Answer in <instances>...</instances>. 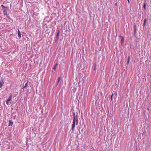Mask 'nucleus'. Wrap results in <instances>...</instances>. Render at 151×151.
<instances>
[{
	"label": "nucleus",
	"mask_w": 151,
	"mask_h": 151,
	"mask_svg": "<svg viewBox=\"0 0 151 151\" xmlns=\"http://www.w3.org/2000/svg\"><path fill=\"white\" fill-rule=\"evenodd\" d=\"M78 125V119L77 115L75 116V114H74L73 115V124L72 126V130L73 131H74V129L75 128V125Z\"/></svg>",
	"instance_id": "f257e3e1"
},
{
	"label": "nucleus",
	"mask_w": 151,
	"mask_h": 151,
	"mask_svg": "<svg viewBox=\"0 0 151 151\" xmlns=\"http://www.w3.org/2000/svg\"><path fill=\"white\" fill-rule=\"evenodd\" d=\"M1 80L0 81V88H2L3 86V84L4 83V80L3 78H1Z\"/></svg>",
	"instance_id": "f03ea898"
},
{
	"label": "nucleus",
	"mask_w": 151,
	"mask_h": 151,
	"mask_svg": "<svg viewBox=\"0 0 151 151\" xmlns=\"http://www.w3.org/2000/svg\"><path fill=\"white\" fill-rule=\"evenodd\" d=\"M60 33V30L59 29L58 30V32L57 34L56 35V38L58 39L59 38V33Z\"/></svg>",
	"instance_id": "7ed1b4c3"
},
{
	"label": "nucleus",
	"mask_w": 151,
	"mask_h": 151,
	"mask_svg": "<svg viewBox=\"0 0 151 151\" xmlns=\"http://www.w3.org/2000/svg\"><path fill=\"white\" fill-rule=\"evenodd\" d=\"M9 124L8 125L9 126H12L13 122L11 120L9 121Z\"/></svg>",
	"instance_id": "20e7f679"
},
{
	"label": "nucleus",
	"mask_w": 151,
	"mask_h": 151,
	"mask_svg": "<svg viewBox=\"0 0 151 151\" xmlns=\"http://www.w3.org/2000/svg\"><path fill=\"white\" fill-rule=\"evenodd\" d=\"M11 98H12V94H11V93H10L8 99L7 100H6V101H10L11 100Z\"/></svg>",
	"instance_id": "39448f33"
},
{
	"label": "nucleus",
	"mask_w": 151,
	"mask_h": 151,
	"mask_svg": "<svg viewBox=\"0 0 151 151\" xmlns=\"http://www.w3.org/2000/svg\"><path fill=\"white\" fill-rule=\"evenodd\" d=\"M18 37H19V38H20V37H21L20 32H19V30H18Z\"/></svg>",
	"instance_id": "423d86ee"
},
{
	"label": "nucleus",
	"mask_w": 151,
	"mask_h": 151,
	"mask_svg": "<svg viewBox=\"0 0 151 151\" xmlns=\"http://www.w3.org/2000/svg\"><path fill=\"white\" fill-rule=\"evenodd\" d=\"M3 12H4V15H7V9H4V11H3Z\"/></svg>",
	"instance_id": "0eeeda50"
},
{
	"label": "nucleus",
	"mask_w": 151,
	"mask_h": 151,
	"mask_svg": "<svg viewBox=\"0 0 151 151\" xmlns=\"http://www.w3.org/2000/svg\"><path fill=\"white\" fill-rule=\"evenodd\" d=\"M124 37H122V38L121 40V42L122 43H123V42H124Z\"/></svg>",
	"instance_id": "6e6552de"
},
{
	"label": "nucleus",
	"mask_w": 151,
	"mask_h": 151,
	"mask_svg": "<svg viewBox=\"0 0 151 151\" xmlns=\"http://www.w3.org/2000/svg\"><path fill=\"white\" fill-rule=\"evenodd\" d=\"M27 82H26V83L25 84L24 86L23 87V88H24L27 87Z\"/></svg>",
	"instance_id": "1a4fd4ad"
},
{
	"label": "nucleus",
	"mask_w": 151,
	"mask_h": 151,
	"mask_svg": "<svg viewBox=\"0 0 151 151\" xmlns=\"http://www.w3.org/2000/svg\"><path fill=\"white\" fill-rule=\"evenodd\" d=\"M146 19H145V20H144V24H143L144 26H145V23H146Z\"/></svg>",
	"instance_id": "9d476101"
},
{
	"label": "nucleus",
	"mask_w": 151,
	"mask_h": 151,
	"mask_svg": "<svg viewBox=\"0 0 151 151\" xmlns=\"http://www.w3.org/2000/svg\"><path fill=\"white\" fill-rule=\"evenodd\" d=\"M57 66H58V64H56L55 65V66H54V68H53V69H54V70H55L56 67Z\"/></svg>",
	"instance_id": "9b49d317"
},
{
	"label": "nucleus",
	"mask_w": 151,
	"mask_h": 151,
	"mask_svg": "<svg viewBox=\"0 0 151 151\" xmlns=\"http://www.w3.org/2000/svg\"><path fill=\"white\" fill-rule=\"evenodd\" d=\"M60 77H59V78H58V80L57 84H58L59 83V82L60 81Z\"/></svg>",
	"instance_id": "f8f14e48"
},
{
	"label": "nucleus",
	"mask_w": 151,
	"mask_h": 151,
	"mask_svg": "<svg viewBox=\"0 0 151 151\" xmlns=\"http://www.w3.org/2000/svg\"><path fill=\"white\" fill-rule=\"evenodd\" d=\"M146 7V5H145V3L144 4V6H143V7L144 8V9H145V10L146 9L145 8V7Z\"/></svg>",
	"instance_id": "ddd939ff"
},
{
	"label": "nucleus",
	"mask_w": 151,
	"mask_h": 151,
	"mask_svg": "<svg viewBox=\"0 0 151 151\" xmlns=\"http://www.w3.org/2000/svg\"><path fill=\"white\" fill-rule=\"evenodd\" d=\"M1 6L2 7V8H5V9H7V7H5V6H4L3 5H1Z\"/></svg>",
	"instance_id": "4468645a"
},
{
	"label": "nucleus",
	"mask_w": 151,
	"mask_h": 151,
	"mask_svg": "<svg viewBox=\"0 0 151 151\" xmlns=\"http://www.w3.org/2000/svg\"><path fill=\"white\" fill-rule=\"evenodd\" d=\"M130 56L128 57L127 61H130Z\"/></svg>",
	"instance_id": "2eb2a0df"
},
{
	"label": "nucleus",
	"mask_w": 151,
	"mask_h": 151,
	"mask_svg": "<svg viewBox=\"0 0 151 151\" xmlns=\"http://www.w3.org/2000/svg\"><path fill=\"white\" fill-rule=\"evenodd\" d=\"M10 101H8V100H6V104H7V105H9V102Z\"/></svg>",
	"instance_id": "dca6fc26"
},
{
	"label": "nucleus",
	"mask_w": 151,
	"mask_h": 151,
	"mask_svg": "<svg viewBox=\"0 0 151 151\" xmlns=\"http://www.w3.org/2000/svg\"><path fill=\"white\" fill-rule=\"evenodd\" d=\"M113 96V93H112V94H111V101H112V97Z\"/></svg>",
	"instance_id": "f3484780"
},
{
	"label": "nucleus",
	"mask_w": 151,
	"mask_h": 151,
	"mask_svg": "<svg viewBox=\"0 0 151 151\" xmlns=\"http://www.w3.org/2000/svg\"><path fill=\"white\" fill-rule=\"evenodd\" d=\"M129 61H127V64H129Z\"/></svg>",
	"instance_id": "a211bd4d"
},
{
	"label": "nucleus",
	"mask_w": 151,
	"mask_h": 151,
	"mask_svg": "<svg viewBox=\"0 0 151 151\" xmlns=\"http://www.w3.org/2000/svg\"><path fill=\"white\" fill-rule=\"evenodd\" d=\"M115 5L116 6H117V3H116L115 4Z\"/></svg>",
	"instance_id": "6ab92c4d"
},
{
	"label": "nucleus",
	"mask_w": 151,
	"mask_h": 151,
	"mask_svg": "<svg viewBox=\"0 0 151 151\" xmlns=\"http://www.w3.org/2000/svg\"><path fill=\"white\" fill-rule=\"evenodd\" d=\"M127 1H128V3H130V1H129V0H127Z\"/></svg>",
	"instance_id": "aec40b11"
}]
</instances>
